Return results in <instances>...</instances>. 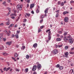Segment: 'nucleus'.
<instances>
[{"label": "nucleus", "instance_id": "0e129e2a", "mask_svg": "<svg viewBox=\"0 0 74 74\" xmlns=\"http://www.w3.org/2000/svg\"><path fill=\"white\" fill-rule=\"evenodd\" d=\"M12 37H15V36H14V35L12 34Z\"/></svg>", "mask_w": 74, "mask_h": 74}, {"label": "nucleus", "instance_id": "aec40b11", "mask_svg": "<svg viewBox=\"0 0 74 74\" xmlns=\"http://www.w3.org/2000/svg\"><path fill=\"white\" fill-rule=\"evenodd\" d=\"M10 24V20H8V21L6 23V25H9Z\"/></svg>", "mask_w": 74, "mask_h": 74}, {"label": "nucleus", "instance_id": "58836bf2", "mask_svg": "<svg viewBox=\"0 0 74 74\" xmlns=\"http://www.w3.org/2000/svg\"><path fill=\"white\" fill-rule=\"evenodd\" d=\"M66 42H67V41H68V40H69V39H67L66 38L65 39H64V40Z\"/></svg>", "mask_w": 74, "mask_h": 74}, {"label": "nucleus", "instance_id": "603ef678", "mask_svg": "<svg viewBox=\"0 0 74 74\" xmlns=\"http://www.w3.org/2000/svg\"><path fill=\"white\" fill-rule=\"evenodd\" d=\"M71 66H74V63H72L71 64Z\"/></svg>", "mask_w": 74, "mask_h": 74}, {"label": "nucleus", "instance_id": "de8ad7c7", "mask_svg": "<svg viewBox=\"0 0 74 74\" xmlns=\"http://www.w3.org/2000/svg\"><path fill=\"white\" fill-rule=\"evenodd\" d=\"M27 1L28 3H30V0H27Z\"/></svg>", "mask_w": 74, "mask_h": 74}, {"label": "nucleus", "instance_id": "72a5a7b5", "mask_svg": "<svg viewBox=\"0 0 74 74\" xmlns=\"http://www.w3.org/2000/svg\"><path fill=\"white\" fill-rule=\"evenodd\" d=\"M12 58L13 60H14V61H15V62H16V60L15 59V58H14L13 57H12Z\"/></svg>", "mask_w": 74, "mask_h": 74}, {"label": "nucleus", "instance_id": "2f4dec72", "mask_svg": "<svg viewBox=\"0 0 74 74\" xmlns=\"http://www.w3.org/2000/svg\"><path fill=\"white\" fill-rule=\"evenodd\" d=\"M59 67H60V64H58L56 66V67L57 68H58V67L59 68Z\"/></svg>", "mask_w": 74, "mask_h": 74}, {"label": "nucleus", "instance_id": "864d4df0", "mask_svg": "<svg viewBox=\"0 0 74 74\" xmlns=\"http://www.w3.org/2000/svg\"><path fill=\"white\" fill-rule=\"evenodd\" d=\"M69 53L70 54H74V52H70Z\"/></svg>", "mask_w": 74, "mask_h": 74}, {"label": "nucleus", "instance_id": "c9c22d12", "mask_svg": "<svg viewBox=\"0 0 74 74\" xmlns=\"http://www.w3.org/2000/svg\"><path fill=\"white\" fill-rule=\"evenodd\" d=\"M61 3V2L60 1H59L58 2V5H60V4Z\"/></svg>", "mask_w": 74, "mask_h": 74}, {"label": "nucleus", "instance_id": "4d7b16f0", "mask_svg": "<svg viewBox=\"0 0 74 74\" xmlns=\"http://www.w3.org/2000/svg\"><path fill=\"white\" fill-rule=\"evenodd\" d=\"M43 21V19H42L40 20V23H42V22Z\"/></svg>", "mask_w": 74, "mask_h": 74}, {"label": "nucleus", "instance_id": "9d476101", "mask_svg": "<svg viewBox=\"0 0 74 74\" xmlns=\"http://www.w3.org/2000/svg\"><path fill=\"white\" fill-rule=\"evenodd\" d=\"M34 5H35L34 4V3H33L32 4H31L30 5V8L31 9L32 8H33V7H34Z\"/></svg>", "mask_w": 74, "mask_h": 74}, {"label": "nucleus", "instance_id": "49530a36", "mask_svg": "<svg viewBox=\"0 0 74 74\" xmlns=\"http://www.w3.org/2000/svg\"><path fill=\"white\" fill-rule=\"evenodd\" d=\"M26 14L28 16H30V14H29L26 13Z\"/></svg>", "mask_w": 74, "mask_h": 74}, {"label": "nucleus", "instance_id": "052dcab7", "mask_svg": "<svg viewBox=\"0 0 74 74\" xmlns=\"http://www.w3.org/2000/svg\"><path fill=\"white\" fill-rule=\"evenodd\" d=\"M48 74V72L47 71H45L44 73V74Z\"/></svg>", "mask_w": 74, "mask_h": 74}, {"label": "nucleus", "instance_id": "a878e982", "mask_svg": "<svg viewBox=\"0 0 74 74\" xmlns=\"http://www.w3.org/2000/svg\"><path fill=\"white\" fill-rule=\"evenodd\" d=\"M10 16H16V14H15V13H14V14H10Z\"/></svg>", "mask_w": 74, "mask_h": 74}, {"label": "nucleus", "instance_id": "6e6d98bb", "mask_svg": "<svg viewBox=\"0 0 74 74\" xmlns=\"http://www.w3.org/2000/svg\"><path fill=\"white\" fill-rule=\"evenodd\" d=\"M62 33V32L61 31H59L58 32V33H59V34H61V33Z\"/></svg>", "mask_w": 74, "mask_h": 74}, {"label": "nucleus", "instance_id": "20e7f679", "mask_svg": "<svg viewBox=\"0 0 74 74\" xmlns=\"http://www.w3.org/2000/svg\"><path fill=\"white\" fill-rule=\"evenodd\" d=\"M36 69H37V65H35L33 66L32 70L34 71H35L36 70Z\"/></svg>", "mask_w": 74, "mask_h": 74}, {"label": "nucleus", "instance_id": "f257e3e1", "mask_svg": "<svg viewBox=\"0 0 74 74\" xmlns=\"http://www.w3.org/2000/svg\"><path fill=\"white\" fill-rule=\"evenodd\" d=\"M67 37L68 38H69V42L71 44H72L73 42V38H71V35H68Z\"/></svg>", "mask_w": 74, "mask_h": 74}, {"label": "nucleus", "instance_id": "cd10ccee", "mask_svg": "<svg viewBox=\"0 0 74 74\" xmlns=\"http://www.w3.org/2000/svg\"><path fill=\"white\" fill-rule=\"evenodd\" d=\"M68 48H69V46H66L65 47V49H68Z\"/></svg>", "mask_w": 74, "mask_h": 74}, {"label": "nucleus", "instance_id": "9b49d317", "mask_svg": "<svg viewBox=\"0 0 74 74\" xmlns=\"http://www.w3.org/2000/svg\"><path fill=\"white\" fill-rule=\"evenodd\" d=\"M20 7L19 8V10H22V7H23V5H22V4H21L20 5H19Z\"/></svg>", "mask_w": 74, "mask_h": 74}, {"label": "nucleus", "instance_id": "dca6fc26", "mask_svg": "<svg viewBox=\"0 0 74 74\" xmlns=\"http://www.w3.org/2000/svg\"><path fill=\"white\" fill-rule=\"evenodd\" d=\"M14 56L15 58H18V56H19V55L18 54H18H17V53H15L14 54Z\"/></svg>", "mask_w": 74, "mask_h": 74}, {"label": "nucleus", "instance_id": "f3484780", "mask_svg": "<svg viewBox=\"0 0 74 74\" xmlns=\"http://www.w3.org/2000/svg\"><path fill=\"white\" fill-rule=\"evenodd\" d=\"M6 44H8V45L10 46L11 45V42H8L6 43Z\"/></svg>", "mask_w": 74, "mask_h": 74}, {"label": "nucleus", "instance_id": "ea45409f", "mask_svg": "<svg viewBox=\"0 0 74 74\" xmlns=\"http://www.w3.org/2000/svg\"><path fill=\"white\" fill-rule=\"evenodd\" d=\"M10 27H12V26H14V24H10Z\"/></svg>", "mask_w": 74, "mask_h": 74}, {"label": "nucleus", "instance_id": "c85d7f7f", "mask_svg": "<svg viewBox=\"0 0 74 74\" xmlns=\"http://www.w3.org/2000/svg\"><path fill=\"white\" fill-rule=\"evenodd\" d=\"M64 4V3L62 2L60 4V5H61V6H63Z\"/></svg>", "mask_w": 74, "mask_h": 74}, {"label": "nucleus", "instance_id": "b1692460", "mask_svg": "<svg viewBox=\"0 0 74 74\" xmlns=\"http://www.w3.org/2000/svg\"><path fill=\"white\" fill-rule=\"evenodd\" d=\"M28 71H29V69H28V68H27L25 69L24 71L26 72V73H27Z\"/></svg>", "mask_w": 74, "mask_h": 74}, {"label": "nucleus", "instance_id": "5fc2aeb1", "mask_svg": "<svg viewBox=\"0 0 74 74\" xmlns=\"http://www.w3.org/2000/svg\"><path fill=\"white\" fill-rule=\"evenodd\" d=\"M66 36H64V38H63V40H65V39H66Z\"/></svg>", "mask_w": 74, "mask_h": 74}, {"label": "nucleus", "instance_id": "7ed1b4c3", "mask_svg": "<svg viewBox=\"0 0 74 74\" xmlns=\"http://www.w3.org/2000/svg\"><path fill=\"white\" fill-rule=\"evenodd\" d=\"M51 32H49L48 33V38H49V40H51Z\"/></svg>", "mask_w": 74, "mask_h": 74}, {"label": "nucleus", "instance_id": "bb28decb", "mask_svg": "<svg viewBox=\"0 0 74 74\" xmlns=\"http://www.w3.org/2000/svg\"><path fill=\"white\" fill-rule=\"evenodd\" d=\"M67 34V32H64V36H66Z\"/></svg>", "mask_w": 74, "mask_h": 74}, {"label": "nucleus", "instance_id": "680f3d73", "mask_svg": "<svg viewBox=\"0 0 74 74\" xmlns=\"http://www.w3.org/2000/svg\"><path fill=\"white\" fill-rule=\"evenodd\" d=\"M29 7V4L28 3L27 4V7Z\"/></svg>", "mask_w": 74, "mask_h": 74}, {"label": "nucleus", "instance_id": "37998d69", "mask_svg": "<svg viewBox=\"0 0 74 74\" xmlns=\"http://www.w3.org/2000/svg\"><path fill=\"white\" fill-rule=\"evenodd\" d=\"M26 21H27V20H26V19L25 18L24 19V20L23 21V22H26Z\"/></svg>", "mask_w": 74, "mask_h": 74}, {"label": "nucleus", "instance_id": "423d86ee", "mask_svg": "<svg viewBox=\"0 0 74 74\" xmlns=\"http://www.w3.org/2000/svg\"><path fill=\"white\" fill-rule=\"evenodd\" d=\"M37 68L38 70H40L41 68V65L40 64H38L37 65Z\"/></svg>", "mask_w": 74, "mask_h": 74}, {"label": "nucleus", "instance_id": "338daca9", "mask_svg": "<svg viewBox=\"0 0 74 74\" xmlns=\"http://www.w3.org/2000/svg\"><path fill=\"white\" fill-rule=\"evenodd\" d=\"M33 74H37V73L36 72H34Z\"/></svg>", "mask_w": 74, "mask_h": 74}, {"label": "nucleus", "instance_id": "6e6552de", "mask_svg": "<svg viewBox=\"0 0 74 74\" xmlns=\"http://www.w3.org/2000/svg\"><path fill=\"white\" fill-rule=\"evenodd\" d=\"M18 34H19V31H17V33H16V34L15 35V36L16 38H18Z\"/></svg>", "mask_w": 74, "mask_h": 74}, {"label": "nucleus", "instance_id": "6ab92c4d", "mask_svg": "<svg viewBox=\"0 0 74 74\" xmlns=\"http://www.w3.org/2000/svg\"><path fill=\"white\" fill-rule=\"evenodd\" d=\"M59 69H60V70H61L63 69V67L62 66H60L59 67Z\"/></svg>", "mask_w": 74, "mask_h": 74}, {"label": "nucleus", "instance_id": "393cba45", "mask_svg": "<svg viewBox=\"0 0 74 74\" xmlns=\"http://www.w3.org/2000/svg\"><path fill=\"white\" fill-rule=\"evenodd\" d=\"M61 40V38H57L56 39V41H60Z\"/></svg>", "mask_w": 74, "mask_h": 74}, {"label": "nucleus", "instance_id": "69168bd1", "mask_svg": "<svg viewBox=\"0 0 74 74\" xmlns=\"http://www.w3.org/2000/svg\"><path fill=\"white\" fill-rule=\"evenodd\" d=\"M11 1V0H8V1L9 3H10Z\"/></svg>", "mask_w": 74, "mask_h": 74}, {"label": "nucleus", "instance_id": "13d9d810", "mask_svg": "<svg viewBox=\"0 0 74 74\" xmlns=\"http://www.w3.org/2000/svg\"><path fill=\"white\" fill-rule=\"evenodd\" d=\"M6 3V2L5 1L3 2L2 4H5Z\"/></svg>", "mask_w": 74, "mask_h": 74}, {"label": "nucleus", "instance_id": "39448f33", "mask_svg": "<svg viewBox=\"0 0 74 74\" xmlns=\"http://www.w3.org/2000/svg\"><path fill=\"white\" fill-rule=\"evenodd\" d=\"M5 33L7 34L8 36H10L11 34V31H9L8 32H7V30H6L5 31Z\"/></svg>", "mask_w": 74, "mask_h": 74}, {"label": "nucleus", "instance_id": "c03bdc74", "mask_svg": "<svg viewBox=\"0 0 74 74\" xmlns=\"http://www.w3.org/2000/svg\"><path fill=\"white\" fill-rule=\"evenodd\" d=\"M44 27V25L41 26L40 27V29H42L43 28V27Z\"/></svg>", "mask_w": 74, "mask_h": 74}, {"label": "nucleus", "instance_id": "79ce46f5", "mask_svg": "<svg viewBox=\"0 0 74 74\" xmlns=\"http://www.w3.org/2000/svg\"><path fill=\"white\" fill-rule=\"evenodd\" d=\"M59 16V14H58V13H57L56 14V17H57Z\"/></svg>", "mask_w": 74, "mask_h": 74}, {"label": "nucleus", "instance_id": "c756f323", "mask_svg": "<svg viewBox=\"0 0 74 74\" xmlns=\"http://www.w3.org/2000/svg\"><path fill=\"white\" fill-rule=\"evenodd\" d=\"M26 59H29V56L28 55H27L26 56Z\"/></svg>", "mask_w": 74, "mask_h": 74}, {"label": "nucleus", "instance_id": "e433bc0d", "mask_svg": "<svg viewBox=\"0 0 74 74\" xmlns=\"http://www.w3.org/2000/svg\"><path fill=\"white\" fill-rule=\"evenodd\" d=\"M51 30V29H49L48 30H47V31H46V33H48V32H51V31H50Z\"/></svg>", "mask_w": 74, "mask_h": 74}, {"label": "nucleus", "instance_id": "0eeeda50", "mask_svg": "<svg viewBox=\"0 0 74 74\" xmlns=\"http://www.w3.org/2000/svg\"><path fill=\"white\" fill-rule=\"evenodd\" d=\"M64 21L65 22H67L69 21V18L67 17H65L64 19Z\"/></svg>", "mask_w": 74, "mask_h": 74}, {"label": "nucleus", "instance_id": "f8f14e48", "mask_svg": "<svg viewBox=\"0 0 74 74\" xmlns=\"http://www.w3.org/2000/svg\"><path fill=\"white\" fill-rule=\"evenodd\" d=\"M2 55L5 56H7L8 55V54L6 52H3L2 53Z\"/></svg>", "mask_w": 74, "mask_h": 74}, {"label": "nucleus", "instance_id": "4c0bfd02", "mask_svg": "<svg viewBox=\"0 0 74 74\" xmlns=\"http://www.w3.org/2000/svg\"><path fill=\"white\" fill-rule=\"evenodd\" d=\"M41 32V29L39 28L38 29V33H39V32Z\"/></svg>", "mask_w": 74, "mask_h": 74}, {"label": "nucleus", "instance_id": "f03ea898", "mask_svg": "<svg viewBox=\"0 0 74 74\" xmlns=\"http://www.w3.org/2000/svg\"><path fill=\"white\" fill-rule=\"evenodd\" d=\"M52 52L54 55H56V54H57L58 53V49H56L53 51Z\"/></svg>", "mask_w": 74, "mask_h": 74}, {"label": "nucleus", "instance_id": "ddd939ff", "mask_svg": "<svg viewBox=\"0 0 74 74\" xmlns=\"http://www.w3.org/2000/svg\"><path fill=\"white\" fill-rule=\"evenodd\" d=\"M48 8H47L45 9L44 11L45 13V14H47L48 13Z\"/></svg>", "mask_w": 74, "mask_h": 74}, {"label": "nucleus", "instance_id": "473e14b6", "mask_svg": "<svg viewBox=\"0 0 74 74\" xmlns=\"http://www.w3.org/2000/svg\"><path fill=\"white\" fill-rule=\"evenodd\" d=\"M40 17H41L42 19L44 18V15H40Z\"/></svg>", "mask_w": 74, "mask_h": 74}, {"label": "nucleus", "instance_id": "1a4fd4ad", "mask_svg": "<svg viewBox=\"0 0 74 74\" xmlns=\"http://www.w3.org/2000/svg\"><path fill=\"white\" fill-rule=\"evenodd\" d=\"M63 46V45H62V43H59L58 44V48H61Z\"/></svg>", "mask_w": 74, "mask_h": 74}, {"label": "nucleus", "instance_id": "412c9836", "mask_svg": "<svg viewBox=\"0 0 74 74\" xmlns=\"http://www.w3.org/2000/svg\"><path fill=\"white\" fill-rule=\"evenodd\" d=\"M3 36V34H0V42H1V37Z\"/></svg>", "mask_w": 74, "mask_h": 74}, {"label": "nucleus", "instance_id": "f704fd0d", "mask_svg": "<svg viewBox=\"0 0 74 74\" xmlns=\"http://www.w3.org/2000/svg\"><path fill=\"white\" fill-rule=\"evenodd\" d=\"M7 9L8 10L9 12H11V8H9V7H8L7 8Z\"/></svg>", "mask_w": 74, "mask_h": 74}, {"label": "nucleus", "instance_id": "2eb2a0df", "mask_svg": "<svg viewBox=\"0 0 74 74\" xmlns=\"http://www.w3.org/2000/svg\"><path fill=\"white\" fill-rule=\"evenodd\" d=\"M33 47L34 48H36V47H37V43L34 44L33 45Z\"/></svg>", "mask_w": 74, "mask_h": 74}, {"label": "nucleus", "instance_id": "8fccbe9b", "mask_svg": "<svg viewBox=\"0 0 74 74\" xmlns=\"http://www.w3.org/2000/svg\"><path fill=\"white\" fill-rule=\"evenodd\" d=\"M55 47H56V48H57L58 47V45H55Z\"/></svg>", "mask_w": 74, "mask_h": 74}, {"label": "nucleus", "instance_id": "a211bd4d", "mask_svg": "<svg viewBox=\"0 0 74 74\" xmlns=\"http://www.w3.org/2000/svg\"><path fill=\"white\" fill-rule=\"evenodd\" d=\"M17 12H19V5L18 4L17 6Z\"/></svg>", "mask_w": 74, "mask_h": 74}, {"label": "nucleus", "instance_id": "5701e85b", "mask_svg": "<svg viewBox=\"0 0 74 74\" xmlns=\"http://www.w3.org/2000/svg\"><path fill=\"white\" fill-rule=\"evenodd\" d=\"M66 14H69V12L67 11H65L63 12V14L64 15H65Z\"/></svg>", "mask_w": 74, "mask_h": 74}, {"label": "nucleus", "instance_id": "a19ab883", "mask_svg": "<svg viewBox=\"0 0 74 74\" xmlns=\"http://www.w3.org/2000/svg\"><path fill=\"white\" fill-rule=\"evenodd\" d=\"M1 48L3 50H4V46H2Z\"/></svg>", "mask_w": 74, "mask_h": 74}, {"label": "nucleus", "instance_id": "4468645a", "mask_svg": "<svg viewBox=\"0 0 74 74\" xmlns=\"http://www.w3.org/2000/svg\"><path fill=\"white\" fill-rule=\"evenodd\" d=\"M65 55L66 58H67L68 57V55H69V53L68 52H66L65 53Z\"/></svg>", "mask_w": 74, "mask_h": 74}, {"label": "nucleus", "instance_id": "bf43d9fd", "mask_svg": "<svg viewBox=\"0 0 74 74\" xmlns=\"http://www.w3.org/2000/svg\"><path fill=\"white\" fill-rule=\"evenodd\" d=\"M3 40L4 41H5V40H6V38H4L3 39Z\"/></svg>", "mask_w": 74, "mask_h": 74}, {"label": "nucleus", "instance_id": "e2e57ef3", "mask_svg": "<svg viewBox=\"0 0 74 74\" xmlns=\"http://www.w3.org/2000/svg\"><path fill=\"white\" fill-rule=\"evenodd\" d=\"M74 47H72V48H71V51H73V50H74Z\"/></svg>", "mask_w": 74, "mask_h": 74}, {"label": "nucleus", "instance_id": "4be33fe9", "mask_svg": "<svg viewBox=\"0 0 74 74\" xmlns=\"http://www.w3.org/2000/svg\"><path fill=\"white\" fill-rule=\"evenodd\" d=\"M36 12L37 14H38V12H40V9H37L36 11Z\"/></svg>", "mask_w": 74, "mask_h": 74}, {"label": "nucleus", "instance_id": "3c124183", "mask_svg": "<svg viewBox=\"0 0 74 74\" xmlns=\"http://www.w3.org/2000/svg\"><path fill=\"white\" fill-rule=\"evenodd\" d=\"M4 25V23H1V24H0V26H3Z\"/></svg>", "mask_w": 74, "mask_h": 74}, {"label": "nucleus", "instance_id": "7c9ffc66", "mask_svg": "<svg viewBox=\"0 0 74 74\" xmlns=\"http://www.w3.org/2000/svg\"><path fill=\"white\" fill-rule=\"evenodd\" d=\"M10 69V67H8L7 68L6 70V71H8V70H9V69Z\"/></svg>", "mask_w": 74, "mask_h": 74}, {"label": "nucleus", "instance_id": "a18cd8bd", "mask_svg": "<svg viewBox=\"0 0 74 74\" xmlns=\"http://www.w3.org/2000/svg\"><path fill=\"white\" fill-rule=\"evenodd\" d=\"M59 11H60V10H58L56 11V12H58L57 14H58V13L59 12Z\"/></svg>", "mask_w": 74, "mask_h": 74}, {"label": "nucleus", "instance_id": "09e8293b", "mask_svg": "<svg viewBox=\"0 0 74 74\" xmlns=\"http://www.w3.org/2000/svg\"><path fill=\"white\" fill-rule=\"evenodd\" d=\"M22 48H23V50H24V49H25V46H22Z\"/></svg>", "mask_w": 74, "mask_h": 74}, {"label": "nucleus", "instance_id": "774afa93", "mask_svg": "<svg viewBox=\"0 0 74 74\" xmlns=\"http://www.w3.org/2000/svg\"><path fill=\"white\" fill-rule=\"evenodd\" d=\"M11 18L12 19H15V17H14V16L11 17Z\"/></svg>", "mask_w": 74, "mask_h": 74}]
</instances>
